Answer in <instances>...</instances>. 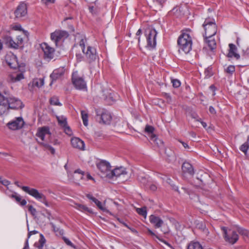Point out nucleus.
I'll use <instances>...</instances> for the list:
<instances>
[{
  "instance_id": "f257e3e1",
  "label": "nucleus",
  "mask_w": 249,
  "mask_h": 249,
  "mask_svg": "<svg viewBox=\"0 0 249 249\" xmlns=\"http://www.w3.org/2000/svg\"><path fill=\"white\" fill-rule=\"evenodd\" d=\"M178 44L179 52L181 51L185 53H188L192 50V38L188 34L182 33L178 38Z\"/></svg>"
},
{
  "instance_id": "f03ea898",
  "label": "nucleus",
  "mask_w": 249,
  "mask_h": 249,
  "mask_svg": "<svg viewBox=\"0 0 249 249\" xmlns=\"http://www.w3.org/2000/svg\"><path fill=\"white\" fill-rule=\"evenodd\" d=\"M50 135L49 128L45 126L38 128L36 134V137L40 140V141H38V142L43 146L45 149L49 150L51 154H54L55 153V149L46 142L45 140V136L47 135L50 136Z\"/></svg>"
},
{
  "instance_id": "7ed1b4c3",
  "label": "nucleus",
  "mask_w": 249,
  "mask_h": 249,
  "mask_svg": "<svg viewBox=\"0 0 249 249\" xmlns=\"http://www.w3.org/2000/svg\"><path fill=\"white\" fill-rule=\"evenodd\" d=\"M203 27L205 30L203 36H214L217 32V26L214 18H208L205 19Z\"/></svg>"
},
{
  "instance_id": "20e7f679",
  "label": "nucleus",
  "mask_w": 249,
  "mask_h": 249,
  "mask_svg": "<svg viewBox=\"0 0 249 249\" xmlns=\"http://www.w3.org/2000/svg\"><path fill=\"white\" fill-rule=\"evenodd\" d=\"M96 119L100 124H110L112 116L110 113L104 108H96L95 109Z\"/></svg>"
},
{
  "instance_id": "39448f33",
  "label": "nucleus",
  "mask_w": 249,
  "mask_h": 249,
  "mask_svg": "<svg viewBox=\"0 0 249 249\" xmlns=\"http://www.w3.org/2000/svg\"><path fill=\"white\" fill-rule=\"evenodd\" d=\"M157 32L155 29L148 28L145 31V36L146 38L147 47L150 48H154L156 45V36Z\"/></svg>"
},
{
  "instance_id": "423d86ee",
  "label": "nucleus",
  "mask_w": 249,
  "mask_h": 249,
  "mask_svg": "<svg viewBox=\"0 0 249 249\" xmlns=\"http://www.w3.org/2000/svg\"><path fill=\"white\" fill-rule=\"evenodd\" d=\"M224 239L226 242H228L231 244H235L238 240V235L237 233L231 230H228L225 227H222L221 228Z\"/></svg>"
},
{
  "instance_id": "0eeeda50",
  "label": "nucleus",
  "mask_w": 249,
  "mask_h": 249,
  "mask_svg": "<svg viewBox=\"0 0 249 249\" xmlns=\"http://www.w3.org/2000/svg\"><path fill=\"white\" fill-rule=\"evenodd\" d=\"M26 193L35 198L36 199L44 203L46 206L49 207V204L47 202L46 196L42 193L34 188L24 187L23 188Z\"/></svg>"
},
{
  "instance_id": "6e6552de",
  "label": "nucleus",
  "mask_w": 249,
  "mask_h": 249,
  "mask_svg": "<svg viewBox=\"0 0 249 249\" xmlns=\"http://www.w3.org/2000/svg\"><path fill=\"white\" fill-rule=\"evenodd\" d=\"M71 80L72 84L76 89L84 90L87 89L85 81L83 77L78 75L77 71H74L72 73Z\"/></svg>"
},
{
  "instance_id": "1a4fd4ad",
  "label": "nucleus",
  "mask_w": 249,
  "mask_h": 249,
  "mask_svg": "<svg viewBox=\"0 0 249 249\" xmlns=\"http://www.w3.org/2000/svg\"><path fill=\"white\" fill-rule=\"evenodd\" d=\"M69 36L68 32L63 30H56L51 35V38L57 46L58 42L64 40Z\"/></svg>"
},
{
  "instance_id": "9d476101",
  "label": "nucleus",
  "mask_w": 249,
  "mask_h": 249,
  "mask_svg": "<svg viewBox=\"0 0 249 249\" xmlns=\"http://www.w3.org/2000/svg\"><path fill=\"white\" fill-rule=\"evenodd\" d=\"M41 48L44 52V58L48 61L53 59L54 55V49L44 43L41 45Z\"/></svg>"
},
{
  "instance_id": "9b49d317",
  "label": "nucleus",
  "mask_w": 249,
  "mask_h": 249,
  "mask_svg": "<svg viewBox=\"0 0 249 249\" xmlns=\"http://www.w3.org/2000/svg\"><path fill=\"white\" fill-rule=\"evenodd\" d=\"M83 53L85 54L87 61L89 63L94 61L97 58L96 49L91 46H88Z\"/></svg>"
},
{
  "instance_id": "f8f14e48",
  "label": "nucleus",
  "mask_w": 249,
  "mask_h": 249,
  "mask_svg": "<svg viewBox=\"0 0 249 249\" xmlns=\"http://www.w3.org/2000/svg\"><path fill=\"white\" fill-rule=\"evenodd\" d=\"M98 169L102 173V175L107 178V175L111 172L110 163L106 160H101L96 164Z\"/></svg>"
},
{
  "instance_id": "ddd939ff",
  "label": "nucleus",
  "mask_w": 249,
  "mask_h": 249,
  "mask_svg": "<svg viewBox=\"0 0 249 249\" xmlns=\"http://www.w3.org/2000/svg\"><path fill=\"white\" fill-rule=\"evenodd\" d=\"M127 173L125 168L121 166L111 170V172L107 175V178H113L114 177H120L126 175Z\"/></svg>"
},
{
  "instance_id": "4468645a",
  "label": "nucleus",
  "mask_w": 249,
  "mask_h": 249,
  "mask_svg": "<svg viewBox=\"0 0 249 249\" xmlns=\"http://www.w3.org/2000/svg\"><path fill=\"white\" fill-rule=\"evenodd\" d=\"M24 124L23 120L21 117H18L16 120L7 124L8 127L12 130H15L21 128Z\"/></svg>"
},
{
  "instance_id": "2eb2a0df",
  "label": "nucleus",
  "mask_w": 249,
  "mask_h": 249,
  "mask_svg": "<svg viewBox=\"0 0 249 249\" xmlns=\"http://www.w3.org/2000/svg\"><path fill=\"white\" fill-rule=\"evenodd\" d=\"M27 5L24 2H21L17 7L15 11V15L17 18L24 17L27 14Z\"/></svg>"
},
{
  "instance_id": "dca6fc26",
  "label": "nucleus",
  "mask_w": 249,
  "mask_h": 249,
  "mask_svg": "<svg viewBox=\"0 0 249 249\" xmlns=\"http://www.w3.org/2000/svg\"><path fill=\"white\" fill-rule=\"evenodd\" d=\"M8 100L10 108L18 109L23 107L22 102L18 98L10 97Z\"/></svg>"
},
{
  "instance_id": "f3484780",
  "label": "nucleus",
  "mask_w": 249,
  "mask_h": 249,
  "mask_svg": "<svg viewBox=\"0 0 249 249\" xmlns=\"http://www.w3.org/2000/svg\"><path fill=\"white\" fill-rule=\"evenodd\" d=\"M71 144L73 148L79 150H84L85 149L84 142L77 137H73L71 139Z\"/></svg>"
},
{
  "instance_id": "a211bd4d",
  "label": "nucleus",
  "mask_w": 249,
  "mask_h": 249,
  "mask_svg": "<svg viewBox=\"0 0 249 249\" xmlns=\"http://www.w3.org/2000/svg\"><path fill=\"white\" fill-rule=\"evenodd\" d=\"M8 98L3 97L0 101V115L7 114L10 108Z\"/></svg>"
},
{
  "instance_id": "6ab92c4d",
  "label": "nucleus",
  "mask_w": 249,
  "mask_h": 249,
  "mask_svg": "<svg viewBox=\"0 0 249 249\" xmlns=\"http://www.w3.org/2000/svg\"><path fill=\"white\" fill-rule=\"evenodd\" d=\"M65 69L63 67H60L57 69L54 70L53 73L50 75V77L52 79V82L50 85H52L53 82L56 81L58 78H60L64 74Z\"/></svg>"
},
{
  "instance_id": "aec40b11",
  "label": "nucleus",
  "mask_w": 249,
  "mask_h": 249,
  "mask_svg": "<svg viewBox=\"0 0 249 249\" xmlns=\"http://www.w3.org/2000/svg\"><path fill=\"white\" fill-rule=\"evenodd\" d=\"M102 98L107 103L111 104L115 101L112 95V92L110 89H105L102 90Z\"/></svg>"
},
{
  "instance_id": "412c9836",
  "label": "nucleus",
  "mask_w": 249,
  "mask_h": 249,
  "mask_svg": "<svg viewBox=\"0 0 249 249\" xmlns=\"http://www.w3.org/2000/svg\"><path fill=\"white\" fill-rule=\"evenodd\" d=\"M182 172L184 175L193 176L194 174V170L192 165L187 162H184L182 165Z\"/></svg>"
},
{
  "instance_id": "4be33fe9",
  "label": "nucleus",
  "mask_w": 249,
  "mask_h": 249,
  "mask_svg": "<svg viewBox=\"0 0 249 249\" xmlns=\"http://www.w3.org/2000/svg\"><path fill=\"white\" fill-rule=\"evenodd\" d=\"M149 221L156 228H160L163 224V221L160 218L153 214L149 216Z\"/></svg>"
},
{
  "instance_id": "5701e85b",
  "label": "nucleus",
  "mask_w": 249,
  "mask_h": 249,
  "mask_svg": "<svg viewBox=\"0 0 249 249\" xmlns=\"http://www.w3.org/2000/svg\"><path fill=\"white\" fill-rule=\"evenodd\" d=\"M74 20L71 17L65 18L62 22V24L67 27L70 32H74V28L73 27V23Z\"/></svg>"
},
{
  "instance_id": "b1692460",
  "label": "nucleus",
  "mask_w": 249,
  "mask_h": 249,
  "mask_svg": "<svg viewBox=\"0 0 249 249\" xmlns=\"http://www.w3.org/2000/svg\"><path fill=\"white\" fill-rule=\"evenodd\" d=\"M24 74L22 72L19 73H14L8 76V80L13 83H15L24 79Z\"/></svg>"
},
{
  "instance_id": "393cba45",
  "label": "nucleus",
  "mask_w": 249,
  "mask_h": 249,
  "mask_svg": "<svg viewBox=\"0 0 249 249\" xmlns=\"http://www.w3.org/2000/svg\"><path fill=\"white\" fill-rule=\"evenodd\" d=\"M229 46L230 49L227 56L228 57H234L235 58H236V59H239L240 56L238 53H236L237 51V48L235 45L231 43Z\"/></svg>"
},
{
  "instance_id": "a878e982",
  "label": "nucleus",
  "mask_w": 249,
  "mask_h": 249,
  "mask_svg": "<svg viewBox=\"0 0 249 249\" xmlns=\"http://www.w3.org/2000/svg\"><path fill=\"white\" fill-rule=\"evenodd\" d=\"M6 61L7 64L10 68L16 69L17 67H18L17 58L15 55H13L10 57H7Z\"/></svg>"
},
{
  "instance_id": "bb28decb",
  "label": "nucleus",
  "mask_w": 249,
  "mask_h": 249,
  "mask_svg": "<svg viewBox=\"0 0 249 249\" xmlns=\"http://www.w3.org/2000/svg\"><path fill=\"white\" fill-rule=\"evenodd\" d=\"M205 41L208 45L211 50H213L216 48V43L215 40L213 38V36L210 37L204 36Z\"/></svg>"
},
{
  "instance_id": "cd10ccee",
  "label": "nucleus",
  "mask_w": 249,
  "mask_h": 249,
  "mask_svg": "<svg viewBox=\"0 0 249 249\" xmlns=\"http://www.w3.org/2000/svg\"><path fill=\"white\" fill-rule=\"evenodd\" d=\"M145 132L147 133L149 137H150V139L154 142H156L157 140V138L156 135H155L153 132L155 130V128L153 126L149 125H146L145 127Z\"/></svg>"
},
{
  "instance_id": "c85d7f7f",
  "label": "nucleus",
  "mask_w": 249,
  "mask_h": 249,
  "mask_svg": "<svg viewBox=\"0 0 249 249\" xmlns=\"http://www.w3.org/2000/svg\"><path fill=\"white\" fill-rule=\"evenodd\" d=\"M5 44H7L10 48L14 49H18V44L13 40L12 38L10 36H6L4 38Z\"/></svg>"
},
{
  "instance_id": "c756f323",
  "label": "nucleus",
  "mask_w": 249,
  "mask_h": 249,
  "mask_svg": "<svg viewBox=\"0 0 249 249\" xmlns=\"http://www.w3.org/2000/svg\"><path fill=\"white\" fill-rule=\"evenodd\" d=\"M11 197L14 198L22 206H25L27 203L26 200L24 199H22L20 196L17 193H15L14 194H12L11 196Z\"/></svg>"
},
{
  "instance_id": "7c9ffc66",
  "label": "nucleus",
  "mask_w": 249,
  "mask_h": 249,
  "mask_svg": "<svg viewBox=\"0 0 249 249\" xmlns=\"http://www.w3.org/2000/svg\"><path fill=\"white\" fill-rule=\"evenodd\" d=\"M56 119L57 120L58 124L61 126H67V118L63 116H56Z\"/></svg>"
},
{
  "instance_id": "2f4dec72",
  "label": "nucleus",
  "mask_w": 249,
  "mask_h": 249,
  "mask_svg": "<svg viewBox=\"0 0 249 249\" xmlns=\"http://www.w3.org/2000/svg\"><path fill=\"white\" fill-rule=\"evenodd\" d=\"M46 242V239L44 238L43 234H40V239L38 242H36L35 244V245L38 249H43V246Z\"/></svg>"
},
{
  "instance_id": "473e14b6",
  "label": "nucleus",
  "mask_w": 249,
  "mask_h": 249,
  "mask_svg": "<svg viewBox=\"0 0 249 249\" xmlns=\"http://www.w3.org/2000/svg\"><path fill=\"white\" fill-rule=\"evenodd\" d=\"M75 208L82 212H88L89 213H92V211L91 209H89L88 207L84 205L75 204Z\"/></svg>"
},
{
  "instance_id": "72a5a7b5",
  "label": "nucleus",
  "mask_w": 249,
  "mask_h": 249,
  "mask_svg": "<svg viewBox=\"0 0 249 249\" xmlns=\"http://www.w3.org/2000/svg\"><path fill=\"white\" fill-rule=\"evenodd\" d=\"M44 84L43 78H36L33 81V85L37 88L41 87Z\"/></svg>"
},
{
  "instance_id": "f704fd0d",
  "label": "nucleus",
  "mask_w": 249,
  "mask_h": 249,
  "mask_svg": "<svg viewBox=\"0 0 249 249\" xmlns=\"http://www.w3.org/2000/svg\"><path fill=\"white\" fill-rule=\"evenodd\" d=\"M239 149L245 154L247 153L248 149H249V135L248 136L247 141L242 144Z\"/></svg>"
},
{
  "instance_id": "c9c22d12",
  "label": "nucleus",
  "mask_w": 249,
  "mask_h": 249,
  "mask_svg": "<svg viewBox=\"0 0 249 249\" xmlns=\"http://www.w3.org/2000/svg\"><path fill=\"white\" fill-rule=\"evenodd\" d=\"M187 249H203L202 246L197 242H191L188 246Z\"/></svg>"
},
{
  "instance_id": "e433bc0d",
  "label": "nucleus",
  "mask_w": 249,
  "mask_h": 249,
  "mask_svg": "<svg viewBox=\"0 0 249 249\" xmlns=\"http://www.w3.org/2000/svg\"><path fill=\"white\" fill-rule=\"evenodd\" d=\"M81 117L83 120V124L85 126L88 125V114L85 110H81Z\"/></svg>"
},
{
  "instance_id": "4c0bfd02",
  "label": "nucleus",
  "mask_w": 249,
  "mask_h": 249,
  "mask_svg": "<svg viewBox=\"0 0 249 249\" xmlns=\"http://www.w3.org/2000/svg\"><path fill=\"white\" fill-rule=\"evenodd\" d=\"M50 103L51 105L61 106L62 104L59 102L58 98L53 96L50 99Z\"/></svg>"
},
{
  "instance_id": "58836bf2",
  "label": "nucleus",
  "mask_w": 249,
  "mask_h": 249,
  "mask_svg": "<svg viewBox=\"0 0 249 249\" xmlns=\"http://www.w3.org/2000/svg\"><path fill=\"white\" fill-rule=\"evenodd\" d=\"M165 153L167 156V160L169 162H171L174 160H175V155L173 151L170 150L165 151Z\"/></svg>"
},
{
  "instance_id": "ea45409f",
  "label": "nucleus",
  "mask_w": 249,
  "mask_h": 249,
  "mask_svg": "<svg viewBox=\"0 0 249 249\" xmlns=\"http://www.w3.org/2000/svg\"><path fill=\"white\" fill-rule=\"evenodd\" d=\"M136 212L140 215L144 217L145 218L146 216L147 211L146 208L145 207H143L141 208H137Z\"/></svg>"
},
{
  "instance_id": "a19ab883",
  "label": "nucleus",
  "mask_w": 249,
  "mask_h": 249,
  "mask_svg": "<svg viewBox=\"0 0 249 249\" xmlns=\"http://www.w3.org/2000/svg\"><path fill=\"white\" fill-rule=\"evenodd\" d=\"M225 71L227 73L231 75L235 71V67L233 65H230L225 69Z\"/></svg>"
},
{
  "instance_id": "79ce46f5",
  "label": "nucleus",
  "mask_w": 249,
  "mask_h": 249,
  "mask_svg": "<svg viewBox=\"0 0 249 249\" xmlns=\"http://www.w3.org/2000/svg\"><path fill=\"white\" fill-rule=\"evenodd\" d=\"M148 231V233H149L150 235H151V236H155L157 239H158L160 241H162V242H163L165 245H167V246H169V247L170 246V245L168 242H167L166 241H164V240H162V239H160V238H159V237L158 235H156V234H155V233H154V232H153L151 230H150V229H148V231Z\"/></svg>"
},
{
  "instance_id": "37998d69",
  "label": "nucleus",
  "mask_w": 249,
  "mask_h": 249,
  "mask_svg": "<svg viewBox=\"0 0 249 249\" xmlns=\"http://www.w3.org/2000/svg\"><path fill=\"white\" fill-rule=\"evenodd\" d=\"M171 82L173 84V87L175 88H177L180 87V82L179 80L177 79H172Z\"/></svg>"
},
{
  "instance_id": "c03bdc74",
  "label": "nucleus",
  "mask_w": 249,
  "mask_h": 249,
  "mask_svg": "<svg viewBox=\"0 0 249 249\" xmlns=\"http://www.w3.org/2000/svg\"><path fill=\"white\" fill-rule=\"evenodd\" d=\"M237 231L238 232L242 235H243L244 236L248 235L249 231L243 228H242L241 227H238Z\"/></svg>"
},
{
  "instance_id": "a18cd8bd",
  "label": "nucleus",
  "mask_w": 249,
  "mask_h": 249,
  "mask_svg": "<svg viewBox=\"0 0 249 249\" xmlns=\"http://www.w3.org/2000/svg\"><path fill=\"white\" fill-rule=\"evenodd\" d=\"M89 10L92 14H97L99 12V9L93 6H89Z\"/></svg>"
},
{
  "instance_id": "49530a36",
  "label": "nucleus",
  "mask_w": 249,
  "mask_h": 249,
  "mask_svg": "<svg viewBox=\"0 0 249 249\" xmlns=\"http://www.w3.org/2000/svg\"><path fill=\"white\" fill-rule=\"evenodd\" d=\"M28 208L29 212H30L32 215L33 216L35 215L36 213V211L35 208L32 205H28Z\"/></svg>"
},
{
  "instance_id": "de8ad7c7",
  "label": "nucleus",
  "mask_w": 249,
  "mask_h": 249,
  "mask_svg": "<svg viewBox=\"0 0 249 249\" xmlns=\"http://www.w3.org/2000/svg\"><path fill=\"white\" fill-rule=\"evenodd\" d=\"M86 39L82 38V39H81V40L80 41L79 45H80V46L81 47V49L82 50L83 53H85V51L86 50V48H85V42H86Z\"/></svg>"
},
{
  "instance_id": "09e8293b",
  "label": "nucleus",
  "mask_w": 249,
  "mask_h": 249,
  "mask_svg": "<svg viewBox=\"0 0 249 249\" xmlns=\"http://www.w3.org/2000/svg\"><path fill=\"white\" fill-rule=\"evenodd\" d=\"M166 0H154V2L156 4L159 5L160 8H161Z\"/></svg>"
},
{
  "instance_id": "8fccbe9b",
  "label": "nucleus",
  "mask_w": 249,
  "mask_h": 249,
  "mask_svg": "<svg viewBox=\"0 0 249 249\" xmlns=\"http://www.w3.org/2000/svg\"><path fill=\"white\" fill-rule=\"evenodd\" d=\"M243 56L245 59H249V48L243 51Z\"/></svg>"
},
{
  "instance_id": "3c124183",
  "label": "nucleus",
  "mask_w": 249,
  "mask_h": 249,
  "mask_svg": "<svg viewBox=\"0 0 249 249\" xmlns=\"http://www.w3.org/2000/svg\"><path fill=\"white\" fill-rule=\"evenodd\" d=\"M63 239L64 241L65 242V243L67 245L70 246L72 247H73V244L71 243V241H70V240L69 239H68L67 238H66L65 237H63Z\"/></svg>"
},
{
  "instance_id": "603ef678",
  "label": "nucleus",
  "mask_w": 249,
  "mask_h": 249,
  "mask_svg": "<svg viewBox=\"0 0 249 249\" xmlns=\"http://www.w3.org/2000/svg\"><path fill=\"white\" fill-rule=\"evenodd\" d=\"M63 127L64 128L65 132L67 134L70 135L71 134V128L68 124L67 126H63Z\"/></svg>"
},
{
  "instance_id": "864d4df0",
  "label": "nucleus",
  "mask_w": 249,
  "mask_h": 249,
  "mask_svg": "<svg viewBox=\"0 0 249 249\" xmlns=\"http://www.w3.org/2000/svg\"><path fill=\"white\" fill-rule=\"evenodd\" d=\"M205 74L206 75V76L207 77H210L212 75V72L211 71V69H206L205 71Z\"/></svg>"
},
{
  "instance_id": "5fc2aeb1",
  "label": "nucleus",
  "mask_w": 249,
  "mask_h": 249,
  "mask_svg": "<svg viewBox=\"0 0 249 249\" xmlns=\"http://www.w3.org/2000/svg\"><path fill=\"white\" fill-rule=\"evenodd\" d=\"M0 183H1L2 185L7 186H8L10 184V182L6 179L2 180V178L0 180Z\"/></svg>"
},
{
  "instance_id": "6e6d98bb",
  "label": "nucleus",
  "mask_w": 249,
  "mask_h": 249,
  "mask_svg": "<svg viewBox=\"0 0 249 249\" xmlns=\"http://www.w3.org/2000/svg\"><path fill=\"white\" fill-rule=\"evenodd\" d=\"M97 206L103 212H107V209L103 206L102 203L100 201V203L97 204Z\"/></svg>"
},
{
  "instance_id": "4d7b16f0",
  "label": "nucleus",
  "mask_w": 249,
  "mask_h": 249,
  "mask_svg": "<svg viewBox=\"0 0 249 249\" xmlns=\"http://www.w3.org/2000/svg\"><path fill=\"white\" fill-rule=\"evenodd\" d=\"M15 184L18 187L21 188L24 192H25L26 193V191L23 189V188L24 187H27V188H30L28 186H20L19 183H18V181H16L15 182Z\"/></svg>"
},
{
  "instance_id": "13d9d810",
  "label": "nucleus",
  "mask_w": 249,
  "mask_h": 249,
  "mask_svg": "<svg viewBox=\"0 0 249 249\" xmlns=\"http://www.w3.org/2000/svg\"><path fill=\"white\" fill-rule=\"evenodd\" d=\"M17 39H18L17 43H18V46H19L20 45H21L22 43L23 39L21 36H18L17 37Z\"/></svg>"
},
{
  "instance_id": "bf43d9fd",
  "label": "nucleus",
  "mask_w": 249,
  "mask_h": 249,
  "mask_svg": "<svg viewBox=\"0 0 249 249\" xmlns=\"http://www.w3.org/2000/svg\"><path fill=\"white\" fill-rule=\"evenodd\" d=\"M38 232L34 230L32 231H30L28 233V237L27 239H28L30 237V236L33 235L37 233Z\"/></svg>"
},
{
  "instance_id": "052dcab7",
  "label": "nucleus",
  "mask_w": 249,
  "mask_h": 249,
  "mask_svg": "<svg viewBox=\"0 0 249 249\" xmlns=\"http://www.w3.org/2000/svg\"><path fill=\"white\" fill-rule=\"evenodd\" d=\"M149 188L151 190H152L153 191H155L157 190V187L155 184H151L149 186Z\"/></svg>"
},
{
  "instance_id": "680f3d73",
  "label": "nucleus",
  "mask_w": 249,
  "mask_h": 249,
  "mask_svg": "<svg viewBox=\"0 0 249 249\" xmlns=\"http://www.w3.org/2000/svg\"><path fill=\"white\" fill-rule=\"evenodd\" d=\"M86 196L90 200H92L93 202L95 201V200L96 199V198L94 197H93L90 194H87L86 195Z\"/></svg>"
},
{
  "instance_id": "e2e57ef3",
  "label": "nucleus",
  "mask_w": 249,
  "mask_h": 249,
  "mask_svg": "<svg viewBox=\"0 0 249 249\" xmlns=\"http://www.w3.org/2000/svg\"><path fill=\"white\" fill-rule=\"evenodd\" d=\"M179 142L182 144L183 146L184 147V148L185 149H189V146L186 142L181 141H179Z\"/></svg>"
},
{
  "instance_id": "0e129e2a",
  "label": "nucleus",
  "mask_w": 249,
  "mask_h": 249,
  "mask_svg": "<svg viewBox=\"0 0 249 249\" xmlns=\"http://www.w3.org/2000/svg\"><path fill=\"white\" fill-rule=\"evenodd\" d=\"M209 111L210 113L212 114H216V111L214 107L212 106H210L209 107Z\"/></svg>"
},
{
  "instance_id": "69168bd1",
  "label": "nucleus",
  "mask_w": 249,
  "mask_h": 249,
  "mask_svg": "<svg viewBox=\"0 0 249 249\" xmlns=\"http://www.w3.org/2000/svg\"><path fill=\"white\" fill-rule=\"evenodd\" d=\"M197 227L199 229H201L202 230H204L205 228V226L202 223V222L198 223L197 224Z\"/></svg>"
},
{
  "instance_id": "338daca9",
  "label": "nucleus",
  "mask_w": 249,
  "mask_h": 249,
  "mask_svg": "<svg viewBox=\"0 0 249 249\" xmlns=\"http://www.w3.org/2000/svg\"><path fill=\"white\" fill-rule=\"evenodd\" d=\"M55 0H42L43 3L48 4L49 3H53Z\"/></svg>"
},
{
  "instance_id": "774afa93",
  "label": "nucleus",
  "mask_w": 249,
  "mask_h": 249,
  "mask_svg": "<svg viewBox=\"0 0 249 249\" xmlns=\"http://www.w3.org/2000/svg\"><path fill=\"white\" fill-rule=\"evenodd\" d=\"M28 239L26 240L24 247L23 249H29V243H28Z\"/></svg>"
}]
</instances>
